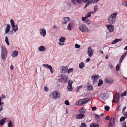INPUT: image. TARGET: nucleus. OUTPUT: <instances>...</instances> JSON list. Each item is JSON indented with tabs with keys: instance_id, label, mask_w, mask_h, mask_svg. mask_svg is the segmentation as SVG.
I'll use <instances>...</instances> for the list:
<instances>
[{
	"instance_id": "obj_1",
	"label": "nucleus",
	"mask_w": 127,
	"mask_h": 127,
	"mask_svg": "<svg viewBox=\"0 0 127 127\" xmlns=\"http://www.w3.org/2000/svg\"><path fill=\"white\" fill-rule=\"evenodd\" d=\"M60 92L57 90L52 92L49 94V96L50 98L53 99L59 98L60 97Z\"/></svg>"
},
{
	"instance_id": "obj_2",
	"label": "nucleus",
	"mask_w": 127,
	"mask_h": 127,
	"mask_svg": "<svg viewBox=\"0 0 127 127\" xmlns=\"http://www.w3.org/2000/svg\"><path fill=\"white\" fill-rule=\"evenodd\" d=\"M1 58L2 60H5L7 57V51L5 47L3 45H2L1 47Z\"/></svg>"
},
{
	"instance_id": "obj_3",
	"label": "nucleus",
	"mask_w": 127,
	"mask_h": 127,
	"mask_svg": "<svg viewBox=\"0 0 127 127\" xmlns=\"http://www.w3.org/2000/svg\"><path fill=\"white\" fill-rule=\"evenodd\" d=\"M117 15V13L114 12L109 16L108 20L110 24H112L115 22Z\"/></svg>"
},
{
	"instance_id": "obj_4",
	"label": "nucleus",
	"mask_w": 127,
	"mask_h": 127,
	"mask_svg": "<svg viewBox=\"0 0 127 127\" xmlns=\"http://www.w3.org/2000/svg\"><path fill=\"white\" fill-rule=\"evenodd\" d=\"M79 30L82 32H88L89 29L84 24H81L79 26Z\"/></svg>"
},
{
	"instance_id": "obj_5",
	"label": "nucleus",
	"mask_w": 127,
	"mask_h": 127,
	"mask_svg": "<svg viewBox=\"0 0 127 127\" xmlns=\"http://www.w3.org/2000/svg\"><path fill=\"white\" fill-rule=\"evenodd\" d=\"M68 78L67 76L64 74L61 75V79L58 80L59 82H61L63 83H65L68 81Z\"/></svg>"
},
{
	"instance_id": "obj_6",
	"label": "nucleus",
	"mask_w": 127,
	"mask_h": 127,
	"mask_svg": "<svg viewBox=\"0 0 127 127\" xmlns=\"http://www.w3.org/2000/svg\"><path fill=\"white\" fill-rule=\"evenodd\" d=\"M71 2L75 5L77 3L78 4H81L83 2L84 3L86 2L88 0H71Z\"/></svg>"
},
{
	"instance_id": "obj_7",
	"label": "nucleus",
	"mask_w": 127,
	"mask_h": 127,
	"mask_svg": "<svg viewBox=\"0 0 127 127\" xmlns=\"http://www.w3.org/2000/svg\"><path fill=\"white\" fill-rule=\"evenodd\" d=\"M100 0H88V1L87 2L86 4L84 6L85 8L88 7L89 5L91 3H95L98 2Z\"/></svg>"
},
{
	"instance_id": "obj_8",
	"label": "nucleus",
	"mask_w": 127,
	"mask_h": 127,
	"mask_svg": "<svg viewBox=\"0 0 127 127\" xmlns=\"http://www.w3.org/2000/svg\"><path fill=\"white\" fill-rule=\"evenodd\" d=\"M39 32L40 35L43 37H44L46 35V31L44 28L40 29Z\"/></svg>"
},
{
	"instance_id": "obj_9",
	"label": "nucleus",
	"mask_w": 127,
	"mask_h": 127,
	"mask_svg": "<svg viewBox=\"0 0 127 127\" xmlns=\"http://www.w3.org/2000/svg\"><path fill=\"white\" fill-rule=\"evenodd\" d=\"M104 81L109 84H111L113 83L114 80L111 78H109L108 77L105 78L104 80Z\"/></svg>"
},
{
	"instance_id": "obj_10",
	"label": "nucleus",
	"mask_w": 127,
	"mask_h": 127,
	"mask_svg": "<svg viewBox=\"0 0 127 127\" xmlns=\"http://www.w3.org/2000/svg\"><path fill=\"white\" fill-rule=\"evenodd\" d=\"M94 51V50L92 49L91 47H88L87 53L89 57H91L92 56Z\"/></svg>"
},
{
	"instance_id": "obj_11",
	"label": "nucleus",
	"mask_w": 127,
	"mask_h": 127,
	"mask_svg": "<svg viewBox=\"0 0 127 127\" xmlns=\"http://www.w3.org/2000/svg\"><path fill=\"white\" fill-rule=\"evenodd\" d=\"M106 26L108 30L110 32H113L114 31V26L111 25H107Z\"/></svg>"
},
{
	"instance_id": "obj_12",
	"label": "nucleus",
	"mask_w": 127,
	"mask_h": 127,
	"mask_svg": "<svg viewBox=\"0 0 127 127\" xmlns=\"http://www.w3.org/2000/svg\"><path fill=\"white\" fill-rule=\"evenodd\" d=\"M73 82L72 81H70L68 82V85L67 86V89L69 91H71L72 90V84Z\"/></svg>"
},
{
	"instance_id": "obj_13",
	"label": "nucleus",
	"mask_w": 127,
	"mask_h": 127,
	"mask_svg": "<svg viewBox=\"0 0 127 127\" xmlns=\"http://www.w3.org/2000/svg\"><path fill=\"white\" fill-rule=\"evenodd\" d=\"M68 70V67L66 66H63L61 67V73H66Z\"/></svg>"
},
{
	"instance_id": "obj_14",
	"label": "nucleus",
	"mask_w": 127,
	"mask_h": 127,
	"mask_svg": "<svg viewBox=\"0 0 127 127\" xmlns=\"http://www.w3.org/2000/svg\"><path fill=\"white\" fill-rule=\"evenodd\" d=\"M115 97L116 98L115 99V100H113V102H118L119 101V100L120 99V95L119 94L117 93H116L115 94Z\"/></svg>"
},
{
	"instance_id": "obj_15",
	"label": "nucleus",
	"mask_w": 127,
	"mask_h": 127,
	"mask_svg": "<svg viewBox=\"0 0 127 127\" xmlns=\"http://www.w3.org/2000/svg\"><path fill=\"white\" fill-rule=\"evenodd\" d=\"M85 115L82 113L79 114L77 115L76 117L77 119H82L84 117Z\"/></svg>"
},
{
	"instance_id": "obj_16",
	"label": "nucleus",
	"mask_w": 127,
	"mask_h": 127,
	"mask_svg": "<svg viewBox=\"0 0 127 127\" xmlns=\"http://www.w3.org/2000/svg\"><path fill=\"white\" fill-rule=\"evenodd\" d=\"M127 54V51H126L122 55L120 59L119 62V63L120 64H121V63L122 62V60L125 58V57L126 56Z\"/></svg>"
},
{
	"instance_id": "obj_17",
	"label": "nucleus",
	"mask_w": 127,
	"mask_h": 127,
	"mask_svg": "<svg viewBox=\"0 0 127 127\" xmlns=\"http://www.w3.org/2000/svg\"><path fill=\"white\" fill-rule=\"evenodd\" d=\"M100 97L102 99L105 100L106 99L107 97L106 94H101L100 95Z\"/></svg>"
},
{
	"instance_id": "obj_18",
	"label": "nucleus",
	"mask_w": 127,
	"mask_h": 127,
	"mask_svg": "<svg viewBox=\"0 0 127 127\" xmlns=\"http://www.w3.org/2000/svg\"><path fill=\"white\" fill-rule=\"evenodd\" d=\"M46 49L45 47L43 46H41L39 47L38 50L40 51L43 52L45 51Z\"/></svg>"
},
{
	"instance_id": "obj_19",
	"label": "nucleus",
	"mask_w": 127,
	"mask_h": 127,
	"mask_svg": "<svg viewBox=\"0 0 127 127\" xmlns=\"http://www.w3.org/2000/svg\"><path fill=\"white\" fill-rule=\"evenodd\" d=\"M12 31L14 32H16L18 29V28L17 27V25H16L15 26V25L12 27Z\"/></svg>"
},
{
	"instance_id": "obj_20",
	"label": "nucleus",
	"mask_w": 127,
	"mask_h": 127,
	"mask_svg": "<svg viewBox=\"0 0 127 127\" xmlns=\"http://www.w3.org/2000/svg\"><path fill=\"white\" fill-rule=\"evenodd\" d=\"M10 26L9 24L7 25V26L5 29V33H7L10 30Z\"/></svg>"
},
{
	"instance_id": "obj_21",
	"label": "nucleus",
	"mask_w": 127,
	"mask_h": 127,
	"mask_svg": "<svg viewBox=\"0 0 127 127\" xmlns=\"http://www.w3.org/2000/svg\"><path fill=\"white\" fill-rule=\"evenodd\" d=\"M18 51H15L11 54V56L13 57H16L18 55Z\"/></svg>"
},
{
	"instance_id": "obj_22",
	"label": "nucleus",
	"mask_w": 127,
	"mask_h": 127,
	"mask_svg": "<svg viewBox=\"0 0 127 127\" xmlns=\"http://www.w3.org/2000/svg\"><path fill=\"white\" fill-rule=\"evenodd\" d=\"M86 109L85 108L83 107L79 110V111L80 113H85L86 112Z\"/></svg>"
},
{
	"instance_id": "obj_23",
	"label": "nucleus",
	"mask_w": 127,
	"mask_h": 127,
	"mask_svg": "<svg viewBox=\"0 0 127 127\" xmlns=\"http://www.w3.org/2000/svg\"><path fill=\"white\" fill-rule=\"evenodd\" d=\"M122 40L121 39H116L114 40L112 42V44H114L117 43L118 41H121Z\"/></svg>"
},
{
	"instance_id": "obj_24",
	"label": "nucleus",
	"mask_w": 127,
	"mask_h": 127,
	"mask_svg": "<svg viewBox=\"0 0 127 127\" xmlns=\"http://www.w3.org/2000/svg\"><path fill=\"white\" fill-rule=\"evenodd\" d=\"M7 119L6 118H4L0 120V125H3L4 124V123L5 121Z\"/></svg>"
},
{
	"instance_id": "obj_25",
	"label": "nucleus",
	"mask_w": 127,
	"mask_h": 127,
	"mask_svg": "<svg viewBox=\"0 0 127 127\" xmlns=\"http://www.w3.org/2000/svg\"><path fill=\"white\" fill-rule=\"evenodd\" d=\"M64 20L65 22H64L63 24H65L66 23L70 20V18L68 17H66L64 18Z\"/></svg>"
},
{
	"instance_id": "obj_26",
	"label": "nucleus",
	"mask_w": 127,
	"mask_h": 127,
	"mask_svg": "<svg viewBox=\"0 0 127 127\" xmlns=\"http://www.w3.org/2000/svg\"><path fill=\"white\" fill-rule=\"evenodd\" d=\"M85 66V64L83 62H81L79 64V68L81 69H82Z\"/></svg>"
},
{
	"instance_id": "obj_27",
	"label": "nucleus",
	"mask_w": 127,
	"mask_h": 127,
	"mask_svg": "<svg viewBox=\"0 0 127 127\" xmlns=\"http://www.w3.org/2000/svg\"><path fill=\"white\" fill-rule=\"evenodd\" d=\"M92 78L93 80H97L99 78V76L98 75H95L92 76Z\"/></svg>"
},
{
	"instance_id": "obj_28",
	"label": "nucleus",
	"mask_w": 127,
	"mask_h": 127,
	"mask_svg": "<svg viewBox=\"0 0 127 127\" xmlns=\"http://www.w3.org/2000/svg\"><path fill=\"white\" fill-rule=\"evenodd\" d=\"M72 24L71 23H70L67 26V29L68 30L70 31L72 28Z\"/></svg>"
},
{
	"instance_id": "obj_29",
	"label": "nucleus",
	"mask_w": 127,
	"mask_h": 127,
	"mask_svg": "<svg viewBox=\"0 0 127 127\" xmlns=\"http://www.w3.org/2000/svg\"><path fill=\"white\" fill-rule=\"evenodd\" d=\"M115 122V120L114 118L111 119L110 121L109 124L112 125L113 126V124Z\"/></svg>"
},
{
	"instance_id": "obj_30",
	"label": "nucleus",
	"mask_w": 127,
	"mask_h": 127,
	"mask_svg": "<svg viewBox=\"0 0 127 127\" xmlns=\"http://www.w3.org/2000/svg\"><path fill=\"white\" fill-rule=\"evenodd\" d=\"M65 38L64 37H62L60 38L59 41L61 42H65Z\"/></svg>"
},
{
	"instance_id": "obj_31",
	"label": "nucleus",
	"mask_w": 127,
	"mask_h": 127,
	"mask_svg": "<svg viewBox=\"0 0 127 127\" xmlns=\"http://www.w3.org/2000/svg\"><path fill=\"white\" fill-rule=\"evenodd\" d=\"M90 100L88 98H85L83 101H82V104H85Z\"/></svg>"
},
{
	"instance_id": "obj_32",
	"label": "nucleus",
	"mask_w": 127,
	"mask_h": 127,
	"mask_svg": "<svg viewBox=\"0 0 127 127\" xmlns=\"http://www.w3.org/2000/svg\"><path fill=\"white\" fill-rule=\"evenodd\" d=\"M90 127H99L98 125L94 123L91 124L90 125Z\"/></svg>"
},
{
	"instance_id": "obj_33",
	"label": "nucleus",
	"mask_w": 127,
	"mask_h": 127,
	"mask_svg": "<svg viewBox=\"0 0 127 127\" xmlns=\"http://www.w3.org/2000/svg\"><path fill=\"white\" fill-rule=\"evenodd\" d=\"M87 90L88 91H90L93 89V87L92 86L89 85L87 86Z\"/></svg>"
},
{
	"instance_id": "obj_34",
	"label": "nucleus",
	"mask_w": 127,
	"mask_h": 127,
	"mask_svg": "<svg viewBox=\"0 0 127 127\" xmlns=\"http://www.w3.org/2000/svg\"><path fill=\"white\" fill-rule=\"evenodd\" d=\"M82 101L81 100H79L76 101V103L77 105H83Z\"/></svg>"
},
{
	"instance_id": "obj_35",
	"label": "nucleus",
	"mask_w": 127,
	"mask_h": 127,
	"mask_svg": "<svg viewBox=\"0 0 127 127\" xmlns=\"http://www.w3.org/2000/svg\"><path fill=\"white\" fill-rule=\"evenodd\" d=\"M10 23L12 27L15 26V22L13 19H11L10 20Z\"/></svg>"
},
{
	"instance_id": "obj_36",
	"label": "nucleus",
	"mask_w": 127,
	"mask_h": 127,
	"mask_svg": "<svg viewBox=\"0 0 127 127\" xmlns=\"http://www.w3.org/2000/svg\"><path fill=\"white\" fill-rule=\"evenodd\" d=\"M5 41L8 45H9V43L8 42V38L7 36L5 37Z\"/></svg>"
},
{
	"instance_id": "obj_37",
	"label": "nucleus",
	"mask_w": 127,
	"mask_h": 127,
	"mask_svg": "<svg viewBox=\"0 0 127 127\" xmlns=\"http://www.w3.org/2000/svg\"><path fill=\"white\" fill-rule=\"evenodd\" d=\"M43 65L44 67L48 68H49L51 66V65L48 64H43Z\"/></svg>"
},
{
	"instance_id": "obj_38",
	"label": "nucleus",
	"mask_w": 127,
	"mask_h": 127,
	"mask_svg": "<svg viewBox=\"0 0 127 127\" xmlns=\"http://www.w3.org/2000/svg\"><path fill=\"white\" fill-rule=\"evenodd\" d=\"M121 4L122 5L125 6L127 7V1L126 2L122 1Z\"/></svg>"
},
{
	"instance_id": "obj_39",
	"label": "nucleus",
	"mask_w": 127,
	"mask_h": 127,
	"mask_svg": "<svg viewBox=\"0 0 127 127\" xmlns=\"http://www.w3.org/2000/svg\"><path fill=\"white\" fill-rule=\"evenodd\" d=\"M94 11L96 12L97 10L98 9V6L97 5H96L94 7Z\"/></svg>"
},
{
	"instance_id": "obj_40",
	"label": "nucleus",
	"mask_w": 127,
	"mask_h": 127,
	"mask_svg": "<svg viewBox=\"0 0 127 127\" xmlns=\"http://www.w3.org/2000/svg\"><path fill=\"white\" fill-rule=\"evenodd\" d=\"M49 89L46 86H44V87L43 90L47 92L49 90Z\"/></svg>"
},
{
	"instance_id": "obj_41",
	"label": "nucleus",
	"mask_w": 127,
	"mask_h": 127,
	"mask_svg": "<svg viewBox=\"0 0 127 127\" xmlns=\"http://www.w3.org/2000/svg\"><path fill=\"white\" fill-rule=\"evenodd\" d=\"M127 93V91H126L125 92H124V93H122L121 95V96L122 97L123 96H126L127 95L126 94Z\"/></svg>"
},
{
	"instance_id": "obj_42",
	"label": "nucleus",
	"mask_w": 127,
	"mask_h": 127,
	"mask_svg": "<svg viewBox=\"0 0 127 127\" xmlns=\"http://www.w3.org/2000/svg\"><path fill=\"white\" fill-rule=\"evenodd\" d=\"M103 81L102 80H100L98 84V86H100L101 85L103 84Z\"/></svg>"
},
{
	"instance_id": "obj_43",
	"label": "nucleus",
	"mask_w": 127,
	"mask_h": 127,
	"mask_svg": "<svg viewBox=\"0 0 127 127\" xmlns=\"http://www.w3.org/2000/svg\"><path fill=\"white\" fill-rule=\"evenodd\" d=\"M2 99L1 97H0V106H3L4 105V103L3 102L1 101Z\"/></svg>"
},
{
	"instance_id": "obj_44",
	"label": "nucleus",
	"mask_w": 127,
	"mask_h": 127,
	"mask_svg": "<svg viewBox=\"0 0 127 127\" xmlns=\"http://www.w3.org/2000/svg\"><path fill=\"white\" fill-rule=\"evenodd\" d=\"M95 119L97 121H99L100 120V118L99 116L97 115H95Z\"/></svg>"
},
{
	"instance_id": "obj_45",
	"label": "nucleus",
	"mask_w": 127,
	"mask_h": 127,
	"mask_svg": "<svg viewBox=\"0 0 127 127\" xmlns=\"http://www.w3.org/2000/svg\"><path fill=\"white\" fill-rule=\"evenodd\" d=\"M73 68H71L69 69L68 71H67V73H69L72 72L73 71Z\"/></svg>"
},
{
	"instance_id": "obj_46",
	"label": "nucleus",
	"mask_w": 127,
	"mask_h": 127,
	"mask_svg": "<svg viewBox=\"0 0 127 127\" xmlns=\"http://www.w3.org/2000/svg\"><path fill=\"white\" fill-rule=\"evenodd\" d=\"M12 126V123L11 121H10L7 124L8 127H11Z\"/></svg>"
},
{
	"instance_id": "obj_47",
	"label": "nucleus",
	"mask_w": 127,
	"mask_h": 127,
	"mask_svg": "<svg viewBox=\"0 0 127 127\" xmlns=\"http://www.w3.org/2000/svg\"><path fill=\"white\" fill-rule=\"evenodd\" d=\"M105 110L106 111H108L110 109V107L108 106H106L104 108Z\"/></svg>"
},
{
	"instance_id": "obj_48",
	"label": "nucleus",
	"mask_w": 127,
	"mask_h": 127,
	"mask_svg": "<svg viewBox=\"0 0 127 127\" xmlns=\"http://www.w3.org/2000/svg\"><path fill=\"white\" fill-rule=\"evenodd\" d=\"M49 69H50V70L52 73H53L54 70L51 66Z\"/></svg>"
},
{
	"instance_id": "obj_49",
	"label": "nucleus",
	"mask_w": 127,
	"mask_h": 127,
	"mask_svg": "<svg viewBox=\"0 0 127 127\" xmlns=\"http://www.w3.org/2000/svg\"><path fill=\"white\" fill-rule=\"evenodd\" d=\"M85 22L88 25L90 24L91 23L90 21L87 19L85 20Z\"/></svg>"
},
{
	"instance_id": "obj_50",
	"label": "nucleus",
	"mask_w": 127,
	"mask_h": 127,
	"mask_svg": "<svg viewBox=\"0 0 127 127\" xmlns=\"http://www.w3.org/2000/svg\"><path fill=\"white\" fill-rule=\"evenodd\" d=\"M125 119V118L124 117H122L120 119V122H122L124 121Z\"/></svg>"
},
{
	"instance_id": "obj_51",
	"label": "nucleus",
	"mask_w": 127,
	"mask_h": 127,
	"mask_svg": "<svg viewBox=\"0 0 127 127\" xmlns=\"http://www.w3.org/2000/svg\"><path fill=\"white\" fill-rule=\"evenodd\" d=\"M119 64H118L116 67V70L117 71H118L119 70Z\"/></svg>"
},
{
	"instance_id": "obj_52",
	"label": "nucleus",
	"mask_w": 127,
	"mask_h": 127,
	"mask_svg": "<svg viewBox=\"0 0 127 127\" xmlns=\"http://www.w3.org/2000/svg\"><path fill=\"white\" fill-rule=\"evenodd\" d=\"M81 127H86V125L85 123H83L81 125Z\"/></svg>"
},
{
	"instance_id": "obj_53",
	"label": "nucleus",
	"mask_w": 127,
	"mask_h": 127,
	"mask_svg": "<svg viewBox=\"0 0 127 127\" xmlns=\"http://www.w3.org/2000/svg\"><path fill=\"white\" fill-rule=\"evenodd\" d=\"M65 104L66 105H69V103L67 100H66L64 102Z\"/></svg>"
},
{
	"instance_id": "obj_54",
	"label": "nucleus",
	"mask_w": 127,
	"mask_h": 127,
	"mask_svg": "<svg viewBox=\"0 0 127 127\" xmlns=\"http://www.w3.org/2000/svg\"><path fill=\"white\" fill-rule=\"evenodd\" d=\"M91 14L89 12L87 14V15H86V17L87 18V17H91Z\"/></svg>"
},
{
	"instance_id": "obj_55",
	"label": "nucleus",
	"mask_w": 127,
	"mask_h": 127,
	"mask_svg": "<svg viewBox=\"0 0 127 127\" xmlns=\"http://www.w3.org/2000/svg\"><path fill=\"white\" fill-rule=\"evenodd\" d=\"M2 97L1 98L2 99H5L6 98V96L5 95H4L3 94H2L1 95Z\"/></svg>"
},
{
	"instance_id": "obj_56",
	"label": "nucleus",
	"mask_w": 127,
	"mask_h": 127,
	"mask_svg": "<svg viewBox=\"0 0 127 127\" xmlns=\"http://www.w3.org/2000/svg\"><path fill=\"white\" fill-rule=\"evenodd\" d=\"M75 46L76 48H79L80 47L79 45L77 44H76L75 45Z\"/></svg>"
},
{
	"instance_id": "obj_57",
	"label": "nucleus",
	"mask_w": 127,
	"mask_h": 127,
	"mask_svg": "<svg viewBox=\"0 0 127 127\" xmlns=\"http://www.w3.org/2000/svg\"><path fill=\"white\" fill-rule=\"evenodd\" d=\"M123 113L124 115L126 116V118H127V112H124Z\"/></svg>"
},
{
	"instance_id": "obj_58",
	"label": "nucleus",
	"mask_w": 127,
	"mask_h": 127,
	"mask_svg": "<svg viewBox=\"0 0 127 127\" xmlns=\"http://www.w3.org/2000/svg\"><path fill=\"white\" fill-rule=\"evenodd\" d=\"M126 108V107L125 106H124L123 107V108L122 110V112L123 113H124V112H124V111L125 110Z\"/></svg>"
},
{
	"instance_id": "obj_59",
	"label": "nucleus",
	"mask_w": 127,
	"mask_h": 127,
	"mask_svg": "<svg viewBox=\"0 0 127 127\" xmlns=\"http://www.w3.org/2000/svg\"><path fill=\"white\" fill-rule=\"evenodd\" d=\"M109 67L111 69H112L113 68V66L111 64H110L109 65Z\"/></svg>"
},
{
	"instance_id": "obj_60",
	"label": "nucleus",
	"mask_w": 127,
	"mask_h": 127,
	"mask_svg": "<svg viewBox=\"0 0 127 127\" xmlns=\"http://www.w3.org/2000/svg\"><path fill=\"white\" fill-rule=\"evenodd\" d=\"M87 18L86 17H83L82 18V20L83 21H85V20H86V18Z\"/></svg>"
},
{
	"instance_id": "obj_61",
	"label": "nucleus",
	"mask_w": 127,
	"mask_h": 127,
	"mask_svg": "<svg viewBox=\"0 0 127 127\" xmlns=\"http://www.w3.org/2000/svg\"><path fill=\"white\" fill-rule=\"evenodd\" d=\"M92 110L93 111L95 110L96 109V108L95 107H93L92 108Z\"/></svg>"
},
{
	"instance_id": "obj_62",
	"label": "nucleus",
	"mask_w": 127,
	"mask_h": 127,
	"mask_svg": "<svg viewBox=\"0 0 127 127\" xmlns=\"http://www.w3.org/2000/svg\"><path fill=\"white\" fill-rule=\"evenodd\" d=\"M61 42H60L59 43H58V44L59 45L62 46V45H63L64 44L63 43V42L61 43Z\"/></svg>"
},
{
	"instance_id": "obj_63",
	"label": "nucleus",
	"mask_w": 127,
	"mask_h": 127,
	"mask_svg": "<svg viewBox=\"0 0 127 127\" xmlns=\"http://www.w3.org/2000/svg\"><path fill=\"white\" fill-rule=\"evenodd\" d=\"M90 58H88L86 59V62H88L90 61Z\"/></svg>"
},
{
	"instance_id": "obj_64",
	"label": "nucleus",
	"mask_w": 127,
	"mask_h": 127,
	"mask_svg": "<svg viewBox=\"0 0 127 127\" xmlns=\"http://www.w3.org/2000/svg\"><path fill=\"white\" fill-rule=\"evenodd\" d=\"M89 13L91 14H92L95 13V12L94 11H91Z\"/></svg>"
}]
</instances>
